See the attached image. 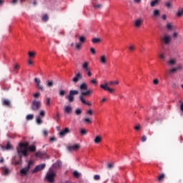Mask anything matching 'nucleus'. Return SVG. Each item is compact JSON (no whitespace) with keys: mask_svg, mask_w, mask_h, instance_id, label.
<instances>
[{"mask_svg":"<svg viewBox=\"0 0 183 183\" xmlns=\"http://www.w3.org/2000/svg\"><path fill=\"white\" fill-rule=\"evenodd\" d=\"M79 90L81 91V95L79 96V99L82 104H84V105H88L89 107H91L92 104L86 102L84 97H90V95H92V89H88V85L86 83H82L80 84Z\"/></svg>","mask_w":183,"mask_h":183,"instance_id":"nucleus-1","label":"nucleus"},{"mask_svg":"<svg viewBox=\"0 0 183 183\" xmlns=\"http://www.w3.org/2000/svg\"><path fill=\"white\" fill-rule=\"evenodd\" d=\"M118 84H119V81H109L106 82L104 84H101L100 88L104 91H108L110 94H114L115 92V89L110 88L109 86H114V85H118Z\"/></svg>","mask_w":183,"mask_h":183,"instance_id":"nucleus-2","label":"nucleus"},{"mask_svg":"<svg viewBox=\"0 0 183 183\" xmlns=\"http://www.w3.org/2000/svg\"><path fill=\"white\" fill-rule=\"evenodd\" d=\"M55 177H56V174L54 170L49 169V172H47L45 179L49 183H54L55 182Z\"/></svg>","mask_w":183,"mask_h":183,"instance_id":"nucleus-3","label":"nucleus"},{"mask_svg":"<svg viewBox=\"0 0 183 183\" xmlns=\"http://www.w3.org/2000/svg\"><path fill=\"white\" fill-rule=\"evenodd\" d=\"M79 91L78 90H70L69 95L66 97V99H68L69 102H74L75 101V95H79Z\"/></svg>","mask_w":183,"mask_h":183,"instance_id":"nucleus-4","label":"nucleus"},{"mask_svg":"<svg viewBox=\"0 0 183 183\" xmlns=\"http://www.w3.org/2000/svg\"><path fill=\"white\" fill-rule=\"evenodd\" d=\"M31 165H34V162L31 160H29L28 162L27 167L20 170V174L21 175V177H24V175H28V173L29 172V169H31Z\"/></svg>","mask_w":183,"mask_h":183,"instance_id":"nucleus-5","label":"nucleus"},{"mask_svg":"<svg viewBox=\"0 0 183 183\" xmlns=\"http://www.w3.org/2000/svg\"><path fill=\"white\" fill-rule=\"evenodd\" d=\"M31 109L34 112L39 111L41 109V102L34 100L31 103Z\"/></svg>","mask_w":183,"mask_h":183,"instance_id":"nucleus-6","label":"nucleus"},{"mask_svg":"<svg viewBox=\"0 0 183 183\" xmlns=\"http://www.w3.org/2000/svg\"><path fill=\"white\" fill-rule=\"evenodd\" d=\"M17 154L19 155V158H21L25 157L26 158L28 157V149H21L17 148Z\"/></svg>","mask_w":183,"mask_h":183,"instance_id":"nucleus-7","label":"nucleus"},{"mask_svg":"<svg viewBox=\"0 0 183 183\" xmlns=\"http://www.w3.org/2000/svg\"><path fill=\"white\" fill-rule=\"evenodd\" d=\"M0 147L1 148L2 151H11V149H14V145L11 144V141H7L6 145L0 144Z\"/></svg>","mask_w":183,"mask_h":183,"instance_id":"nucleus-8","label":"nucleus"},{"mask_svg":"<svg viewBox=\"0 0 183 183\" xmlns=\"http://www.w3.org/2000/svg\"><path fill=\"white\" fill-rule=\"evenodd\" d=\"M162 41L164 45H169L172 41L171 36L168 34H164L162 38Z\"/></svg>","mask_w":183,"mask_h":183,"instance_id":"nucleus-9","label":"nucleus"},{"mask_svg":"<svg viewBox=\"0 0 183 183\" xmlns=\"http://www.w3.org/2000/svg\"><path fill=\"white\" fill-rule=\"evenodd\" d=\"M45 167H46V164H41L36 166L34 169L32 170V174H36V172H39V171L45 169Z\"/></svg>","mask_w":183,"mask_h":183,"instance_id":"nucleus-10","label":"nucleus"},{"mask_svg":"<svg viewBox=\"0 0 183 183\" xmlns=\"http://www.w3.org/2000/svg\"><path fill=\"white\" fill-rule=\"evenodd\" d=\"M183 67L182 65L179 64L178 66L174 67L169 71V74H177L178 71H182Z\"/></svg>","mask_w":183,"mask_h":183,"instance_id":"nucleus-11","label":"nucleus"},{"mask_svg":"<svg viewBox=\"0 0 183 183\" xmlns=\"http://www.w3.org/2000/svg\"><path fill=\"white\" fill-rule=\"evenodd\" d=\"M80 79H82V74H81V73H77L72 79V81L74 82V84H78Z\"/></svg>","mask_w":183,"mask_h":183,"instance_id":"nucleus-12","label":"nucleus"},{"mask_svg":"<svg viewBox=\"0 0 183 183\" xmlns=\"http://www.w3.org/2000/svg\"><path fill=\"white\" fill-rule=\"evenodd\" d=\"M69 132H71V130H69V128L66 127L64 130L61 131L59 133V137H61V138H64V137H65L66 134H69Z\"/></svg>","mask_w":183,"mask_h":183,"instance_id":"nucleus-13","label":"nucleus"},{"mask_svg":"<svg viewBox=\"0 0 183 183\" xmlns=\"http://www.w3.org/2000/svg\"><path fill=\"white\" fill-rule=\"evenodd\" d=\"M79 148H81V146L79 144H74V145L68 147V151H69V152L78 151V149H79Z\"/></svg>","mask_w":183,"mask_h":183,"instance_id":"nucleus-14","label":"nucleus"},{"mask_svg":"<svg viewBox=\"0 0 183 183\" xmlns=\"http://www.w3.org/2000/svg\"><path fill=\"white\" fill-rule=\"evenodd\" d=\"M81 68L84 72L91 69V68H89V61H84L81 65Z\"/></svg>","mask_w":183,"mask_h":183,"instance_id":"nucleus-15","label":"nucleus"},{"mask_svg":"<svg viewBox=\"0 0 183 183\" xmlns=\"http://www.w3.org/2000/svg\"><path fill=\"white\" fill-rule=\"evenodd\" d=\"M19 147L20 149H22V148H24V149H28L29 148V142H26V143L20 142L19 144Z\"/></svg>","mask_w":183,"mask_h":183,"instance_id":"nucleus-16","label":"nucleus"},{"mask_svg":"<svg viewBox=\"0 0 183 183\" xmlns=\"http://www.w3.org/2000/svg\"><path fill=\"white\" fill-rule=\"evenodd\" d=\"M142 22H144V21L142 19H137L134 21V26H136V28H141Z\"/></svg>","mask_w":183,"mask_h":183,"instance_id":"nucleus-17","label":"nucleus"},{"mask_svg":"<svg viewBox=\"0 0 183 183\" xmlns=\"http://www.w3.org/2000/svg\"><path fill=\"white\" fill-rule=\"evenodd\" d=\"M46 155V153L45 152H37L35 153V157L36 158H44Z\"/></svg>","mask_w":183,"mask_h":183,"instance_id":"nucleus-18","label":"nucleus"},{"mask_svg":"<svg viewBox=\"0 0 183 183\" xmlns=\"http://www.w3.org/2000/svg\"><path fill=\"white\" fill-rule=\"evenodd\" d=\"M64 112L68 114L69 115L72 114V107L71 106H66L64 108Z\"/></svg>","mask_w":183,"mask_h":183,"instance_id":"nucleus-19","label":"nucleus"},{"mask_svg":"<svg viewBox=\"0 0 183 183\" xmlns=\"http://www.w3.org/2000/svg\"><path fill=\"white\" fill-rule=\"evenodd\" d=\"M27 151H29V152H36V146L35 145H31L28 147Z\"/></svg>","mask_w":183,"mask_h":183,"instance_id":"nucleus-20","label":"nucleus"},{"mask_svg":"<svg viewBox=\"0 0 183 183\" xmlns=\"http://www.w3.org/2000/svg\"><path fill=\"white\" fill-rule=\"evenodd\" d=\"M100 62L101 64H103V65L107 64V56L103 55L100 57Z\"/></svg>","mask_w":183,"mask_h":183,"instance_id":"nucleus-21","label":"nucleus"},{"mask_svg":"<svg viewBox=\"0 0 183 183\" xmlns=\"http://www.w3.org/2000/svg\"><path fill=\"white\" fill-rule=\"evenodd\" d=\"M161 15V11L158 9H155L153 11V16H155L156 18L159 16Z\"/></svg>","mask_w":183,"mask_h":183,"instance_id":"nucleus-22","label":"nucleus"},{"mask_svg":"<svg viewBox=\"0 0 183 183\" xmlns=\"http://www.w3.org/2000/svg\"><path fill=\"white\" fill-rule=\"evenodd\" d=\"M3 105H4L5 107H11V101H9V99H4Z\"/></svg>","mask_w":183,"mask_h":183,"instance_id":"nucleus-23","label":"nucleus"},{"mask_svg":"<svg viewBox=\"0 0 183 183\" xmlns=\"http://www.w3.org/2000/svg\"><path fill=\"white\" fill-rule=\"evenodd\" d=\"M102 141V137L101 136H97L94 139V144H99Z\"/></svg>","mask_w":183,"mask_h":183,"instance_id":"nucleus-24","label":"nucleus"},{"mask_svg":"<svg viewBox=\"0 0 183 183\" xmlns=\"http://www.w3.org/2000/svg\"><path fill=\"white\" fill-rule=\"evenodd\" d=\"M59 97H65V95H66V91L64 89H60L59 92Z\"/></svg>","mask_w":183,"mask_h":183,"instance_id":"nucleus-25","label":"nucleus"},{"mask_svg":"<svg viewBox=\"0 0 183 183\" xmlns=\"http://www.w3.org/2000/svg\"><path fill=\"white\" fill-rule=\"evenodd\" d=\"M84 124H92V120L89 118H85L83 119Z\"/></svg>","mask_w":183,"mask_h":183,"instance_id":"nucleus-26","label":"nucleus"},{"mask_svg":"<svg viewBox=\"0 0 183 183\" xmlns=\"http://www.w3.org/2000/svg\"><path fill=\"white\" fill-rule=\"evenodd\" d=\"M92 42H93V44H99V42H101V39H99V38H93L92 39Z\"/></svg>","mask_w":183,"mask_h":183,"instance_id":"nucleus-27","label":"nucleus"},{"mask_svg":"<svg viewBox=\"0 0 183 183\" xmlns=\"http://www.w3.org/2000/svg\"><path fill=\"white\" fill-rule=\"evenodd\" d=\"M159 2V0H154L150 3V6L154 8V6H155V5H158Z\"/></svg>","mask_w":183,"mask_h":183,"instance_id":"nucleus-28","label":"nucleus"},{"mask_svg":"<svg viewBox=\"0 0 183 183\" xmlns=\"http://www.w3.org/2000/svg\"><path fill=\"white\" fill-rule=\"evenodd\" d=\"M46 86H48L49 88H52V86H54V81L52 80L48 81L46 84Z\"/></svg>","mask_w":183,"mask_h":183,"instance_id":"nucleus-29","label":"nucleus"},{"mask_svg":"<svg viewBox=\"0 0 183 183\" xmlns=\"http://www.w3.org/2000/svg\"><path fill=\"white\" fill-rule=\"evenodd\" d=\"M177 16H178L179 18H181V16H183V8L180 10H178L177 13Z\"/></svg>","mask_w":183,"mask_h":183,"instance_id":"nucleus-30","label":"nucleus"},{"mask_svg":"<svg viewBox=\"0 0 183 183\" xmlns=\"http://www.w3.org/2000/svg\"><path fill=\"white\" fill-rule=\"evenodd\" d=\"M26 121H32V119H34V114H28L26 117Z\"/></svg>","mask_w":183,"mask_h":183,"instance_id":"nucleus-31","label":"nucleus"},{"mask_svg":"<svg viewBox=\"0 0 183 183\" xmlns=\"http://www.w3.org/2000/svg\"><path fill=\"white\" fill-rule=\"evenodd\" d=\"M36 124H38V125H41V124H42V118L41 116H38L36 118Z\"/></svg>","mask_w":183,"mask_h":183,"instance_id":"nucleus-32","label":"nucleus"},{"mask_svg":"<svg viewBox=\"0 0 183 183\" xmlns=\"http://www.w3.org/2000/svg\"><path fill=\"white\" fill-rule=\"evenodd\" d=\"M73 175L75 178H79L81 177V174L78 171H74Z\"/></svg>","mask_w":183,"mask_h":183,"instance_id":"nucleus-33","label":"nucleus"},{"mask_svg":"<svg viewBox=\"0 0 183 183\" xmlns=\"http://www.w3.org/2000/svg\"><path fill=\"white\" fill-rule=\"evenodd\" d=\"M169 65H175L177 64V60L175 59H172L169 61Z\"/></svg>","mask_w":183,"mask_h":183,"instance_id":"nucleus-34","label":"nucleus"},{"mask_svg":"<svg viewBox=\"0 0 183 183\" xmlns=\"http://www.w3.org/2000/svg\"><path fill=\"white\" fill-rule=\"evenodd\" d=\"M36 86L39 89H40V91H44V86L41 85V83H37L36 84Z\"/></svg>","mask_w":183,"mask_h":183,"instance_id":"nucleus-35","label":"nucleus"},{"mask_svg":"<svg viewBox=\"0 0 183 183\" xmlns=\"http://www.w3.org/2000/svg\"><path fill=\"white\" fill-rule=\"evenodd\" d=\"M75 114H76V115H81V114H82V109H76L75 110Z\"/></svg>","mask_w":183,"mask_h":183,"instance_id":"nucleus-36","label":"nucleus"},{"mask_svg":"<svg viewBox=\"0 0 183 183\" xmlns=\"http://www.w3.org/2000/svg\"><path fill=\"white\" fill-rule=\"evenodd\" d=\"M172 24L171 23H167V29L169 30V31H172Z\"/></svg>","mask_w":183,"mask_h":183,"instance_id":"nucleus-37","label":"nucleus"},{"mask_svg":"<svg viewBox=\"0 0 183 183\" xmlns=\"http://www.w3.org/2000/svg\"><path fill=\"white\" fill-rule=\"evenodd\" d=\"M164 178H165V174H162L161 175L159 176L158 181L159 182H161V181H162V179H164Z\"/></svg>","mask_w":183,"mask_h":183,"instance_id":"nucleus-38","label":"nucleus"},{"mask_svg":"<svg viewBox=\"0 0 183 183\" xmlns=\"http://www.w3.org/2000/svg\"><path fill=\"white\" fill-rule=\"evenodd\" d=\"M14 165H22V159L19 158V161H16Z\"/></svg>","mask_w":183,"mask_h":183,"instance_id":"nucleus-39","label":"nucleus"},{"mask_svg":"<svg viewBox=\"0 0 183 183\" xmlns=\"http://www.w3.org/2000/svg\"><path fill=\"white\" fill-rule=\"evenodd\" d=\"M99 179H101V176H99V174H95L94 176V181H99Z\"/></svg>","mask_w":183,"mask_h":183,"instance_id":"nucleus-40","label":"nucleus"},{"mask_svg":"<svg viewBox=\"0 0 183 183\" xmlns=\"http://www.w3.org/2000/svg\"><path fill=\"white\" fill-rule=\"evenodd\" d=\"M85 41H86V39L85 38V36H81L79 37V42L84 43L85 42Z\"/></svg>","mask_w":183,"mask_h":183,"instance_id":"nucleus-41","label":"nucleus"},{"mask_svg":"<svg viewBox=\"0 0 183 183\" xmlns=\"http://www.w3.org/2000/svg\"><path fill=\"white\" fill-rule=\"evenodd\" d=\"M48 19H49V17H48V16L46 14H44L42 17V21H44V22H46V21H48Z\"/></svg>","mask_w":183,"mask_h":183,"instance_id":"nucleus-42","label":"nucleus"},{"mask_svg":"<svg viewBox=\"0 0 183 183\" xmlns=\"http://www.w3.org/2000/svg\"><path fill=\"white\" fill-rule=\"evenodd\" d=\"M3 169H4V174L5 175H8L9 174V169L8 168L4 167Z\"/></svg>","mask_w":183,"mask_h":183,"instance_id":"nucleus-43","label":"nucleus"},{"mask_svg":"<svg viewBox=\"0 0 183 183\" xmlns=\"http://www.w3.org/2000/svg\"><path fill=\"white\" fill-rule=\"evenodd\" d=\"M129 51L130 52H133V51H135V46H134V45L130 46L129 47Z\"/></svg>","mask_w":183,"mask_h":183,"instance_id":"nucleus-44","label":"nucleus"},{"mask_svg":"<svg viewBox=\"0 0 183 183\" xmlns=\"http://www.w3.org/2000/svg\"><path fill=\"white\" fill-rule=\"evenodd\" d=\"M91 84H93L94 85H98V81H97V79H93L90 81Z\"/></svg>","mask_w":183,"mask_h":183,"instance_id":"nucleus-45","label":"nucleus"},{"mask_svg":"<svg viewBox=\"0 0 183 183\" xmlns=\"http://www.w3.org/2000/svg\"><path fill=\"white\" fill-rule=\"evenodd\" d=\"M107 168H108V169H112L114 168V163H109L107 165Z\"/></svg>","mask_w":183,"mask_h":183,"instance_id":"nucleus-46","label":"nucleus"},{"mask_svg":"<svg viewBox=\"0 0 183 183\" xmlns=\"http://www.w3.org/2000/svg\"><path fill=\"white\" fill-rule=\"evenodd\" d=\"M39 117H41V118H44V117H45V112L44 110H41L40 112Z\"/></svg>","mask_w":183,"mask_h":183,"instance_id":"nucleus-47","label":"nucleus"},{"mask_svg":"<svg viewBox=\"0 0 183 183\" xmlns=\"http://www.w3.org/2000/svg\"><path fill=\"white\" fill-rule=\"evenodd\" d=\"M76 49H78L79 51L81 49V48H82V46H81V44L76 43Z\"/></svg>","mask_w":183,"mask_h":183,"instance_id":"nucleus-48","label":"nucleus"},{"mask_svg":"<svg viewBox=\"0 0 183 183\" xmlns=\"http://www.w3.org/2000/svg\"><path fill=\"white\" fill-rule=\"evenodd\" d=\"M29 56L30 58H32V56H35V52L29 51Z\"/></svg>","mask_w":183,"mask_h":183,"instance_id":"nucleus-49","label":"nucleus"},{"mask_svg":"<svg viewBox=\"0 0 183 183\" xmlns=\"http://www.w3.org/2000/svg\"><path fill=\"white\" fill-rule=\"evenodd\" d=\"M90 51L92 52V54L93 55H95V54H97V51H95V49H94V47H92V48L90 49Z\"/></svg>","mask_w":183,"mask_h":183,"instance_id":"nucleus-50","label":"nucleus"},{"mask_svg":"<svg viewBox=\"0 0 183 183\" xmlns=\"http://www.w3.org/2000/svg\"><path fill=\"white\" fill-rule=\"evenodd\" d=\"M134 129H136V131H139V129H141V124H137L135 126Z\"/></svg>","mask_w":183,"mask_h":183,"instance_id":"nucleus-51","label":"nucleus"},{"mask_svg":"<svg viewBox=\"0 0 183 183\" xmlns=\"http://www.w3.org/2000/svg\"><path fill=\"white\" fill-rule=\"evenodd\" d=\"M46 105H51V98L48 97L46 99Z\"/></svg>","mask_w":183,"mask_h":183,"instance_id":"nucleus-52","label":"nucleus"},{"mask_svg":"<svg viewBox=\"0 0 183 183\" xmlns=\"http://www.w3.org/2000/svg\"><path fill=\"white\" fill-rule=\"evenodd\" d=\"M179 104H181V105H180V111L182 112H183V102H182V101H179Z\"/></svg>","mask_w":183,"mask_h":183,"instance_id":"nucleus-53","label":"nucleus"},{"mask_svg":"<svg viewBox=\"0 0 183 183\" xmlns=\"http://www.w3.org/2000/svg\"><path fill=\"white\" fill-rule=\"evenodd\" d=\"M80 133L81 134V135H86V131L84 129H82L80 131Z\"/></svg>","mask_w":183,"mask_h":183,"instance_id":"nucleus-54","label":"nucleus"},{"mask_svg":"<svg viewBox=\"0 0 183 183\" xmlns=\"http://www.w3.org/2000/svg\"><path fill=\"white\" fill-rule=\"evenodd\" d=\"M86 72H87L88 76H92V73L91 72V69L89 70H86Z\"/></svg>","mask_w":183,"mask_h":183,"instance_id":"nucleus-55","label":"nucleus"},{"mask_svg":"<svg viewBox=\"0 0 183 183\" xmlns=\"http://www.w3.org/2000/svg\"><path fill=\"white\" fill-rule=\"evenodd\" d=\"M141 141H142V142H145V141H147V136H145V135L142 136Z\"/></svg>","mask_w":183,"mask_h":183,"instance_id":"nucleus-56","label":"nucleus"},{"mask_svg":"<svg viewBox=\"0 0 183 183\" xmlns=\"http://www.w3.org/2000/svg\"><path fill=\"white\" fill-rule=\"evenodd\" d=\"M166 6L167 8H171L172 6V4H171V2H167L166 3Z\"/></svg>","mask_w":183,"mask_h":183,"instance_id":"nucleus-57","label":"nucleus"},{"mask_svg":"<svg viewBox=\"0 0 183 183\" xmlns=\"http://www.w3.org/2000/svg\"><path fill=\"white\" fill-rule=\"evenodd\" d=\"M94 8H102V4H96V5H94Z\"/></svg>","mask_w":183,"mask_h":183,"instance_id":"nucleus-58","label":"nucleus"},{"mask_svg":"<svg viewBox=\"0 0 183 183\" xmlns=\"http://www.w3.org/2000/svg\"><path fill=\"white\" fill-rule=\"evenodd\" d=\"M159 59H165V55H164V54H159Z\"/></svg>","mask_w":183,"mask_h":183,"instance_id":"nucleus-59","label":"nucleus"},{"mask_svg":"<svg viewBox=\"0 0 183 183\" xmlns=\"http://www.w3.org/2000/svg\"><path fill=\"white\" fill-rule=\"evenodd\" d=\"M34 82H36V84H39V83H41V80L38 78H35L34 79Z\"/></svg>","mask_w":183,"mask_h":183,"instance_id":"nucleus-60","label":"nucleus"},{"mask_svg":"<svg viewBox=\"0 0 183 183\" xmlns=\"http://www.w3.org/2000/svg\"><path fill=\"white\" fill-rule=\"evenodd\" d=\"M40 95H41V94L36 93V94H34V98H39Z\"/></svg>","mask_w":183,"mask_h":183,"instance_id":"nucleus-61","label":"nucleus"},{"mask_svg":"<svg viewBox=\"0 0 183 183\" xmlns=\"http://www.w3.org/2000/svg\"><path fill=\"white\" fill-rule=\"evenodd\" d=\"M159 82V81H158L157 79L153 81V84H154V85H158Z\"/></svg>","mask_w":183,"mask_h":183,"instance_id":"nucleus-62","label":"nucleus"},{"mask_svg":"<svg viewBox=\"0 0 183 183\" xmlns=\"http://www.w3.org/2000/svg\"><path fill=\"white\" fill-rule=\"evenodd\" d=\"M87 115H92V110L89 109L86 112Z\"/></svg>","mask_w":183,"mask_h":183,"instance_id":"nucleus-63","label":"nucleus"},{"mask_svg":"<svg viewBox=\"0 0 183 183\" xmlns=\"http://www.w3.org/2000/svg\"><path fill=\"white\" fill-rule=\"evenodd\" d=\"M173 37L174 38H178V33L177 32H174Z\"/></svg>","mask_w":183,"mask_h":183,"instance_id":"nucleus-64","label":"nucleus"}]
</instances>
